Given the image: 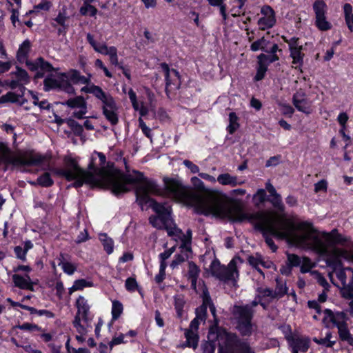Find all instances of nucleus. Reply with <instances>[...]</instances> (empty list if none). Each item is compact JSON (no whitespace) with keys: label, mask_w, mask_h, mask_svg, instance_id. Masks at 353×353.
Segmentation results:
<instances>
[{"label":"nucleus","mask_w":353,"mask_h":353,"mask_svg":"<svg viewBox=\"0 0 353 353\" xmlns=\"http://www.w3.org/2000/svg\"><path fill=\"white\" fill-rule=\"evenodd\" d=\"M279 329L284 335V337L288 343L295 336V332H292V328L290 325L284 324L279 327Z\"/></svg>","instance_id":"obj_53"},{"label":"nucleus","mask_w":353,"mask_h":353,"mask_svg":"<svg viewBox=\"0 0 353 353\" xmlns=\"http://www.w3.org/2000/svg\"><path fill=\"white\" fill-rule=\"evenodd\" d=\"M257 59L256 73L254 77L255 81H261L265 77L268 67V63L264 62V60L267 59L266 54H261L257 57Z\"/></svg>","instance_id":"obj_28"},{"label":"nucleus","mask_w":353,"mask_h":353,"mask_svg":"<svg viewBox=\"0 0 353 353\" xmlns=\"http://www.w3.org/2000/svg\"><path fill=\"white\" fill-rule=\"evenodd\" d=\"M208 341L205 342L202 345V349L204 353H214L216 349V335H213L212 339H210L209 334L208 335Z\"/></svg>","instance_id":"obj_42"},{"label":"nucleus","mask_w":353,"mask_h":353,"mask_svg":"<svg viewBox=\"0 0 353 353\" xmlns=\"http://www.w3.org/2000/svg\"><path fill=\"white\" fill-rule=\"evenodd\" d=\"M50 158L47 155H43L34 152H19L12 157L11 161L17 166L25 165H49Z\"/></svg>","instance_id":"obj_11"},{"label":"nucleus","mask_w":353,"mask_h":353,"mask_svg":"<svg viewBox=\"0 0 353 353\" xmlns=\"http://www.w3.org/2000/svg\"><path fill=\"white\" fill-rule=\"evenodd\" d=\"M94 154L99 158L101 168L94 166V156L88 165V170L81 169L74 159L67 157L65 159L66 168L56 170L54 172L69 181L75 180L74 186L77 188L83 183L105 184L116 196L129 192L132 185L138 184L145 178L143 173L137 171L133 174H124L117 170L108 169L105 168V156L102 152H94Z\"/></svg>","instance_id":"obj_2"},{"label":"nucleus","mask_w":353,"mask_h":353,"mask_svg":"<svg viewBox=\"0 0 353 353\" xmlns=\"http://www.w3.org/2000/svg\"><path fill=\"white\" fill-rule=\"evenodd\" d=\"M216 180L222 185H230L231 187L242 185L244 183L243 181H239L236 176L231 175L229 173L219 174Z\"/></svg>","instance_id":"obj_26"},{"label":"nucleus","mask_w":353,"mask_h":353,"mask_svg":"<svg viewBox=\"0 0 353 353\" xmlns=\"http://www.w3.org/2000/svg\"><path fill=\"white\" fill-rule=\"evenodd\" d=\"M174 250H175V248L172 247L171 248H169V249L165 250L163 252L159 254L160 264H162L163 263L164 264H167L165 261L170 257V256L174 252Z\"/></svg>","instance_id":"obj_59"},{"label":"nucleus","mask_w":353,"mask_h":353,"mask_svg":"<svg viewBox=\"0 0 353 353\" xmlns=\"http://www.w3.org/2000/svg\"><path fill=\"white\" fill-rule=\"evenodd\" d=\"M75 306L77 312L73 321V325L79 334H86L88 327H91L92 319L90 318V305L88 300L79 296L76 301Z\"/></svg>","instance_id":"obj_7"},{"label":"nucleus","mask_w":353,"mask_h":353,"mask_svg":"<svg viewBox=\"0 0 353 353\" xmlns=\"http://www.w3.org/2000/svg\"><path fill=\"white\" fill-rule=\"evenodd\" d=\"M201 321L194 318L191 321L189 328L185 330V346L196 349L199 342L198 329Z\"/></svg>","instance_id":"obj_22"},{"label":"nucleus","mask_w":353,"mask_h":353,"mask_svg":"<svg viewBox=\"0 0 353 353\" xmlns=\"http://www.w3.org/2000/svg\"><path fill=\"white\" fill-rule=\"evenodd\" d=\"M58 68H54L48 61H46L43 58H39V70L35 73L34 78L40 79L45 77L48 74L53 72Z\"/></svg>","instance_id":"obj_27"},{"label":"nucleus","mask_w":353,"mask_h":353,"mask_svg":"<svg viewBox=\"0 0 353 353\" xmlns=\"http://www.w3.org/2000/svg\"><path fill=\"white\" fill-rule=\"evenodd\" d=\"M166 267L167 264H164L163 263L162 264H160L159 272L154 277V281H156L157 283L159 284L162 283L163 281L165 279Z\"/></svg>","instance_id":"obj_57"},{"label":"nucleus","mask_w":353,"mask_h":353,"mask_svg":"<svg viewBox=\"0 0 353 353\" xmlns=\"http://www.w3.org/2000/svg\"><path fill=\"white\" fill-rule=\"evenodd\" d=\"M112 320L115 321L119 318L123 311V304L117 300H114L112 302Z\"/></svg>","instance_id":"obj_40"},{"label":"nucleus","mask_w":353,"mask_h":353,"mask_svg":"<svg viewBox=\"0 0 353 353\" xmlns=\"http://www.w3.org/2000/svg\"><path fill=\"white\" fill-rule=\"evenodd\" d=\"M31 47L30 41L28 39L25 40L19 46L17 51V59L20 61L26 59Z\"/></svg>","instance_id":"obj_36"},{"label":"nucleus","mask_w":353,"mask_h":353,"mask_svg":"<svg viewBox=\"0 0 353 353\" xmlns=\"http://www.w3.org/2000/svg\"><path fill=\"white\" fill-rule=\"evenodd\" d=\"M276 287L274 291V294L276 299H279L284 296L288 293V288L286 283L281 279H276Z\"/></svg>","instance_id":"obj_32"},{"label":"nucleus","mask_w":353,"mask_h":353,"mask_svg":"<svg viewBox=\"0 0 353 353\" xmlns=\"http://www.w3.org/2000/svg\"><path fill=\"white\" fill-rule=\"evenodd\" d=\"M324 314L325 315V318L331 321L334 325L338 328V333L340 339L343 341H346L350 345L352 346L353 336L350 334L347 324L344 322L337 321L334 314L329 309H325L324 310Z\"/></svg>","instance_id":"obj_17"},{"label":"nucleus","mask_w":353,"mask_h":353,"mask_svg":"<svg viewBox=\"0 0 353 353\" xmlns=\"http://www.w3.org/2000/svg\"><path fill=\"white\" fill-rule=\"evenodd\" d=\"M233 352L234 353H254L248 343L241 340H239Z\"/></svg>","instance_id":"obj_44"},{"label":"nucleus","mask_w":353,"mask_h":353,"mask_svg":"<svg viewBox=\"0 0 353 353\" xmlns=\"http://www.w3.org/2000/svg\"><path fill=\"white\" fill-rule=\"evenodd\" d=\"M128 96L133 108L136 111H139L141 117L146 115L148 112V108L144 105L143 102L139 103L137 101V94L132 88H130L128 91Z\"/></svg>","instance_id":"obj_30"},{"label":"nucleus","mask_w":353,"mask_h":353,"mask_svg":"<svg viewBox=\"0 0 353 353\" xmlns=\"http://www.w3.org/2000/svg\"><path fill=\"white\" fill-rule=\"evenodd\" d=\"M311 274L314 276V278L317 281L318 283L321 285L323 289L329 290L330 288V285L328 283L325 278L319 272L312 271Z\"/></svg>","instance_id":"obj_51"},{"label":"nucleus","mask_w":353,"mask_h":353,"mask_svg":"<svg viewBox=\"0 0 353 353\" xmlns=\"http://www.w3.org/2000/svg\"><path fill=\"white\" fill-rule=\"evenodd\" d=\"M208 307L210 308V312L214 318V324L212 326H210L209 330V337L210 339H212L213 335L215 334L214 330H217V328L219 327L218 326L219 321L217 318L216 307L213 302L212 301L210 302V303H208Z\"/></svg>","instance_id":"obj_33"},{"label":"nucleus","mask_w":353,"mask_h":353,"mask_svg":"<svg viewBox=\"0 0 353 353\" xmlns=\"http://www.w3.org/2000/svg\"><path fill=\"white\" fill-rule=\"evenodd\" d=\"M272 206L280 212L285 211V205L283 203L281 196L279 194L275 196H271L269 199Z\"/></svg>","instance_id":"obj_43"},{"label":"nucleus","mask_w":353,"mask_h":353,"mask_svg":"<svg viewBox=\"0 0 353 353\" xmlns=\"http://www.w3.org/2000/svg\"><path fill=\"white\" fill-rule=\"evenodd\" d=\"M88 42L94 48V50L102 54L108 55L110 61L112 65H118V55L117 49L114 46L108 47L105 43H99L94 39L93 36L90 33H88L86 35Z\"/></svg>","instance_id":"obj_16"},{"label":"nucleus","mask_w":353,"mask_h":353,"mask_svg":"<svg viewBox=\"0 0 353 353\" xmlns=\"http://www.w3.org/2000/svg\"><path fill=\"white\" fill-rule=\"evenodd\" d=\"M200 274V269L193 261L188 263V279H198Z\"/></svg>","instance_id":"obj_46"},{"label":"nucleus","mask_w":353,"mask_h":353,"mask_svg":"<svg viewBox=\"0 0 353 353\" xmlns=\"http://www.w3.org/2000/svg\"><path fill=\"white\" fill-rule=\"evenodd\" d=\"M69 19V16L68 15L67 10L65 8H63L58 13L57 16L53 19V21L51 23V25L53 28H57V25L61 27L57 29V32L59 35L65 34L69 28L68 24L67 23L68 20Z\"/></svg>","instance_id":"obj_23"},{"label":"nucleus","mask_w":353,"mask_h":353,"mask_svg":"<svg viewBox=\"0 0 353 353\" xmlns=\"http://www.w3.org/2000/svg\"><path fill=\"white\" fill-rule=\"evenodd\" d=\"M160 67L165 76L166 94L171 98L181 84L179 72L175 69H170L166 63H161Z\"/></svg>","instance_id":"obj_12"},{"label":"nucleus","mask_w":353,"mask_h":353,"mask_svg":"<svg viewBox=\"0 0 353 353\" xmlns=\"http://www.w3.org/2000/svg\"><path fill=\"white\" fill-rule=\"evenodd\" d=\"M93 286V283L85 279H78L74 282L73 289L77 290H82L85 288H90Z\"/></svg>","instance_id":"obj_50"},{"label":"nucleus","mask_w":353,"mask_h":353,"mask_svg":"<svg viewBox=\"0 0 353 353\" xmlns=\"http://www.w3.org/2000/svg\"><path fill=\"white\" fill-rule=\"evenodd\" d=\"M313 10L315 13V25L321 31L329 30L332 26L327 20L325 14L327 7L323 0H316L313 3Z\"/></svg>","instance_id":"obj_15"},{"label":"nucleus","mask_w":353,"mask_h":353,"mask_svg":"<svg viewBox=\"0 0 353 353\" xmlns=\"http://www.w3.org/2000/svg\"><path fill=\"white\" fill-rule=\"evenodd\" d=\"M263 15L258 20V26L261 30H265L272 28L276 23V17L274 10L270 6H264L261 9Z\"/></svg>","instance_id":"obj_21"},{"label":"nucleus","mask_w":353,"mask_h":353,"mask_svg":"<svg viewBox=\"0 0 353 353\" xmlns=\"http://www.w3.org/2000/svg\"><path fill=\"white\" fill-rule=\"evenodd\" d=\"M313 341L319 344V345H323L327 347H332L333 345L336 343V341H327V339H326L325 337L323 338V339H317V338H314L313 339Z\"/></svg>","instance_id":"obj_63"},{"label":"nucleus","mask_w":353,"mask_h":353,"mask_svg":"<svg viewBox=\"0 0 353 353\" xmlns=\"http://www.w3.org/2000/svg\"><path fill=\"white\" fill-rule=\"evenodd\" d=\"M303 49H296L290 52V57L292 59V64L295 65L296 69H301L303 64L304 54L302 52Z\"/></svg>","instance_id":"obj_31"},{"label":"nucleus","mask_w":353,"mask_h":353,"mask_svg":"<svg viewBox=\"0 0 353 353\" xmlns=\"http://www.w3.org/2000/svg\"><path fill=\"white\" fill-rule=\"evenodd\" d=\"M282 39L288 44L290 51L303 49V46L299 43L298 38L292 37L290 39H288L285 36H282Z\"/></svg>","instance_id":"obj_47"},{"label":"nucleus","mask_w":353,"mask_h":353,"mask_svg":"<svg viewBox=\"0 0 353 353\" xmlns=\"http://www.w3.org/2000/svg\"><path fill=\"white\" fill-rule=\"evenodd\" d=\"M59 69L50 74H48L43 80V90L46 92L51 90L59 89L67 93L74 92V89L68 81L66 73L59 72Z\"/></svg>","instance_id":"obj_10"},{"label":"nucleus","mask_w":353,"mask_h":353,"mask_svg":"<svg viewBox=\"0 0 353 353\" xmlns=\"http://www.w3.org/2000/svg\"><path fill=\"white\" fill-rule=\"evenodd\" d=\"M301 259L299 256L294 254H288V261L287 263L290 265V267L292 268V267H298L300 266L301 263Z\"/></svg>","instance_id":"obj_54"},{"label":"nucleus","mask_w":353,"mask_h":353,"mask_svg":"<svg viewBox=\"0 0 353 353\" xmlns=\"http://www.w3.org/2000/svg\"><path fill=\"white\" fill-rule=\"evenodd\" d=\"M19 329L21 330H27L30 332L39 331L41 327L36 324L25 323L18 326Z\"/></svg>","instance_id":"obj_60"},{"label":"nucleus","mask_w":353,"mask_h":353,"mask_svg":"<svg viewBox=\"0 0 353 353\" xmlns=\"http://www.w3.org/2000/svg\"><path fill=\"white\" fill-rule=\"evenodd\" d=\"M183 165L188 168L192 173L196 174L199 173V168L192 161L189 160H184L183 162Z\"/></svg>","instance_id":"obj_64"},{"label":"nucleus","mask_w":353,"mask_h":353,"mask_svg":"<svg viewBox=\"0 0 353 353\" xmlns=\"http://www.w3.org/2000/svg\"><path fill=\"white\" fill-rule=\"evenodd\" d=\"M266 196V192L264 189H259L252 197L254 205L259 208L265 201Z\"/></svg>","instance_id":"obj_39"},{"label":"nucleus","mask_w":353,"mask_h":353,"mask_svg":"<svg viewBox=\"0 0 353 353\" xmlns=\"http://www.w3.org/2000/svg\"><path fill=\"white\" fill-rule=\"evenodd\" d=\"M80 14L83 16L90 15L94 17L97 13V9L91 5V3H84L79 10Z\"/></svg>","instance_id":"obj_41"},{"label":"nucleus","mask_w":353,"mask_h":353,"mask_svg":"<svg viewBox=\"0 0 353 353\" xmlns=\"http://www.w3.org/2000/svg\"><path fill=\"white\" fill-rule=\"evenodd\" d=\"M63 105L73 110L79 109V111L73 112L72 113L73 117L78 119H83L85 114L88 112L87 103L85 99L81 96L69 99L63 103Z\"/></svg>","instance_id":"obj_19"},{"label":"nucleus","mask_w":353,"mask_h":353,"mask_svg":"<svg viewBox=\"0 0 353 353\" xmlns=\"http://www.w3.org/2000/svg\"><path fill=\"white\" fill-rule=\"evenodd\" d=\"M291 353H305L311 345L309 336L295 332V336L288 343Z\"/></svg>","instance_id":"obj_18"},{"label":"nucleus","mask_w":353,"mask_h":353,"mask_svg":"<svg viewBox=\"0 0 353 353\" xmlns=\"http://www.w3.org/2000/svg\"><path fill=\"white\" fill-rule=\"evenodd\" d=\"M336 276L341 283L340 292L342 297L353 296V269L345 268L336 272Z\"/></svg>","instance_id":"obj_14"},{"label":"nucleus","mask_w":353,"mask_h":353,"mask_svg":"<svg viewBox=\"0 0 353 353\" xmlns=\"http://www.w3.org/2000/svg\"><path fill=\"white\" fill-rule=\"evenodd\" d=\"M81 91L85 93L92 94L102 103L103 114L105 119L112 125L119 122L117 106L114 98L108 92H104L101 87L94 84L84 86Z\"/></svg>","instance_id":"obj_5"},{"label":"nucleus","mask_w":353,"mask_h":353,"mask_svg":"<svg viewBox=\"0 0 353 353\" xmlns=\"http://www.w3.org/2000/svg\"><path fill=\"white\" fill-rule=\"evenodd\" d=\"M323 239V244L326 253H318L325 257L326 264L336 270L341 266V260L347 259L353 255V241L339 234L336 229L330 232H319Z\"/></svg>","instance_id":"obj_4"},{"label":"nucleus","mask_w":353,"mask_h":353,"mask_svg":"<svg viewBox=\"0 0 353 353\" xmlns=\"http://www.w3.org/2000/svg\"><path fill=\"white\" fill-rule=\"evenodd\" d=\"M214 332L216 340L218 342L219 352H221L223 350L233 352L239 341L237 335L228 332L221 327H218L217 330H215Z\"/></svg>","instance_id":"obj_13"},{"label":"nucleus","mask_w":353,"mask_h":353,"mask_svg":"<svg viewBox=\"0 0 353 353\" xmlns=\"http://www.w3.org/2000/svg\"><path fill=\"white\" fill-rule=\"evenodd\" d=\"M68 81H71L74 84H85V86H89L91 84L90 78L91 75L89 74L88 77H85L81 75V72L77 70H71L68 74Z\"/></svg>","instance_id":"obj_29"},{"label":"nucleus","mask_w":353,"mask_h":353,"mask_svg":"<svg viewBox=\"0 0 353 353\" xmlns=\"http://www.w3.org/2000/svg\"><path fill=\"white\" fill-rule=\"evenodd\" d=\"M207 308L208 305L201 304L195 310L196 316L195 318L201 321L205 322L207 317Z\"/></svg>","instance_id":"obj_48"},{"label":"nucleus","mask_w":353,"mask_h":353,"mask_svg":"<svg viewBox=\"0 0 353 353\" xmlns=\"http://www.w3.org/2000/svg\"><path fill=\"white\" fill-rule=\"evenodd\" d=\"M99 239L101 241L105 252L108 254H111L114 250V242L112 239L108 236L106 234H101L99 235Z\"/></svg>","instance_id":"obj_37"},{"label":"nucleus","mask_w":353,"mask_h":353,"mask_svg":"<svg viewBox=\"0 0 353 353\" xmlns=\"http://www.w3.org/2000/svg\"><path fill=\"white\" fill-rule=\"evenodd\" d=\"M269 43V41L266 40L265 37H262L255 41L251 44L250 50L253 52H256L261 50L269 54L276 53L279 50L278 45L274 43L273 44L270 49H268L267 46Z\"/></svg>","instance_id":"obj_24"},{"label":"nucleus","mask_w":353,"mask_h":353,"mask_svg":"<svg viewBox=\"0 0 353 353\" xmlns=\"http://www.w3.org/2000/svg\"><path fill=\"white\" fill-rule=\"evenodd\" d=\"M314 263H312L310 258L304 256L301 259L300 271L301 273L303 274L307 272L311 273V270L314 267Z\"/></svg>","instance_id":"obj_45"},{"label":"nucleus","mask_w":353,"mask_h":353,"mask_svg":"<svg viewBox=\"0 0 353 353\" xmlns=\"http://www.w3.org/2000/svg\"><path fill=\"white\" fill-rule=\"evenodd\" d=\"M164 194L166 196L187 205L194 207L196 212L204 215L228 218L234 222L248 221L254 228L262 232L265 241L273 252L277 246L270 235L278 239L286 240L289 244L311 250L316 253H326L321 238L312 225L308 222L295 224L282 216H270L265 212H250L239 203L228 205L224 196L219 194H210L202 196L185 185L181 180L165 177Z\"/></svg>","instance_id":"obj_1"},{"label":"nucleus","mask_w":353,"mask_h":353,"mask_svg":"<svg viewBox=\"0 0 353 353\" xmlns=\"http://www.w3.org/2000/svg\"><path fill=\"white\" fill-rule=\"evenodd\" d=\"M14 252L16 254V256L18 259H21L23 261H26L27 252L25 251L23 247L20 245L16 246L14 248Z\"/></svg>","instance_id":"obj_61"},{"label":"nucleus","mask_w":353,"mask_h":353,"mask_svg":"<svg viewBox=\"0 0 353 353\" xmlns=\"http://www.w3.org/2000/svg\"><path fill=\"white\" fill-rule=\"evenodd\" d=\"M54 181L48 172H45L39 176L35 182H31L32 185H39L42 187H50L53 185Z\"/></svg>","instance_id":"obj_35"},{"label":"nucleus","mask_w":353,"mask_h":353,"mask_svg":"<svg viewBox=\"0 0 353 353\" xmlns=\"http://www.w3.org/2000/svg\"><path fill=\"white\" fill-rule=\"evenodd\" d=\"M160 192L154 181L144 178L137 184L136 188L137 201L141 205L149 203V206L157 214L149 219L153 227L160 230L165 229L169 236L176 235L181 230L176 227L171 217V206L168 203H158L149 196L150 194H160Z\"/></svg>","instance_id":"obj_3"},{"label":"nucleus","mask_w":353,"mask_h":353,"mask_svg":"<svg viewBox=\"0 0 353 353\" xmlns=\"http://www.w3.org/2000/svg\"><path fill=\"white\" fill-rule=\"evenodd\" d=\"M125 287L129 292H134L138 288V283L134 278L129 277L126 279Z\"/></svg>","instance_id":"obj_58"},{"label":"nucleus","mask_w":353,"mask_h":353,"mask_svg":"<svg viewBox=\"0 0 353 353\" xmlns=\"http://www.w3.org/2000/svg\"><path fill=\"white\" fill-rule=\"evenodd\" d=\"M254 310L250 306L234 305L232 314L236 321V328L243 336H250L252 332V320Z\"/></svg>","instance_id":"obj_8"},{"label":"nucleus","mask_w":353,"mask_h":353,"mask_svg":"<svg viewBox=\"0 0 353 353\" xmlns=\"http://www.w3.org/2000/svg\"><path fill=\"white\" fill-rule=\"evenodd\" d=\"M52 6V3L50 1L48 0H42L41 2H40L39 4L34 6V10H30V13H32L34 11H39V10H45L48 11Z\"/></svg>","instance_id":"obj_55"},{"label":"nucleus","mask_w":353,"mask_h":353,"mask_svg":"<svg viewBox=\"0 0 353 353\" xmlns=\"http://www.w3.org/2000/svg\"><path fill=\"white\" fill-rule=\"evenodd\" d=\"M174 308L176 310V315L181 318L183 315V307L185 304V297L183 294H176L174 296Z\"/></svg>","instance_id":"obj_34"},{"label":"nucleus","mask_w":353,"mask_h":353,"mask_svg":"<svg viewBox=\"0 0 353 353\" xmlns=\"http://www.w3.org/2000/svg\"><path fill=\"white\" fill-rule=\"evenodd\" d=\"M67 123L75 134H77L78 136H80L82 134V133L83 132V126L81 125H80L78 122H77L74 119H69L67 121Z\"/></svg>","instance_id":"obj_49"},{"label":"nucleus","mask_w":353,"mask_h":353,"mask_svg":"<svg viewBox=\"0 0 353 353\" xmlns=\"http://www.w3.org/2000/svg\"><path fill=\"white\" fill-rule=\"evenodd\" d=\"M62 263V266L61 267V269L63 270V271L68 274V275H72L76 270H77V266L72 263H70V262H63L61 263Z\"/></svg>","instance_id":"obj_56"},{"label":"nucleus","mask_w":353,"mask_h":353,"mask_svg":"<svg viewBox=\"0 0 353 353\" xmlns=\"http://www.w3.org/2000/svg\"><path fill=\"white\" fill-rule=\"evenodd\" d=\"M257 291L259 292V299H262L263 298L268 297L270 298L271 300L276 299L275 295L274 294V291L270 288H259Z\"/></svg>","instance_id":"obj_52"},{"label":"nucleus","mask_w":353,"mask_h":353,"mask_svg":"<svg viewBox=\"0 0 353 353\" xmlns=\"http://www.w3.org/2000/svg\"><path fill=\"white\" fill-rule=\"evenodd\" d=\"M12 279L16 287L23 290H34L33 283L29 275L26 274L25 276H21L14 274L12 275Z\"/></svg>","instance_id":"obj_25"},{"label":"nucleus","mask_w":353,"mask_h":353,"mask_svg":"<svg viewBox=\"0 0 353 353\" xmlns=\"http://www.w3.org/2000/svg\"><path fill=\"white\" fill-rule=\"evenodd\" d=\"M210 270L213 276L225 283L235 282L239 276L235 259L231 260L228 265L225 266L221 265L219 261L215 259L210 264Z\"/></svg>","instance_id":"obj_9"},{"label":"nucleus","mask_w":353,"mask_h":353,"mask_svg":"<svg viewBox=\"0 0 353 353\" xmlns=\"http://www.w3.org/2000/svg\"><path fill=\"white\" fill-rule=\"evenodd\" d=\"M327 188V182L325 179H322L314 184V192H319L321 191L326 192Z\"/></svg>","instance_id":"obj_62"},{"label":"nucleus","mask_w":353,"mask_h":353,"mask_svg":"<svg viewBox=\"0 0 353 353\" xmlns=\"http://www.w3.org/2000/svg\"><path fill=\"white\" fill-rule=\"evenodd\" d=\"M292 103L299 112L306 114H310L312 112V102L307 99L306 93L303 89L298 90L293 94Z\"/></svg>","instance_id":"obj_20"},{"label":"nucleus","mask_w":353,"mask_h":353,"mask_svg":"<svg viewBox=\"0 0 353 353\" xmlns=\"http://www.w3.org/2000/svg\"><path fill=\"white\" fill-rule=\"evenodd\" d=\"M11 75L12 79L7 81V85L11 89L19 88L22 94L18 95L12 92H8L7 94L0 97V103L11 102L23 105L27 101V100L23 97V91L26 90L24 85L30 82V77L25 70L19 67H17L16 71L12 72Z\"/></svg>","instance_id":"obj_6"},{"label":"nucleus","mask_w":353,"mask_h":353,"mask_svg":"<svg viewBox=\"0 0 353 353\" xmlns=\"http://www.w3.org/2000/svg\"><path fill=\"white\" fill-rule=\"evenodd\" d=\"M239 117L235 112H230L229 114V125L227 127L228 132L232 134L239 127L238 123Z\"/></svg>","instance_id":"obj_38"}]
</instances>
